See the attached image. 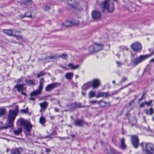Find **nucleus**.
<instances>
[{
  "instance_id": "obj_1",
  "label": "nucleus",
  "mask_w": 154,
  "mask_h": 154,
  "mask_svg": "<svg viewBox=\"0 0 154 154\" xmlns=\"http://www.w3.org/2000/svg\"><path fill=\"white\" fill-rule=\"evenodd\" d=\"M18 112L17 109L10 110L8 116V122L5 124V126L0 127V130L7 129L13 127V122Z\"/></svg>"
},
{
  "instance_id": "obj_2",
  "label": "nucleus",
  "mask_w": 154,
  "mask_h": 154,
  "mask_svg": "<svg viewBox=\"0 0 154 154\" xmlns=\"http://www.w3.org/2000/svg\"><path fill=\"white\" fill-rule=\"evenodd\" d=\"M143 151L146 154H154V144L151 143L142 142L140 144Z\"/></svg>"
},
{
  "instance_id": "obj_3",
  "label": "nucleus",
  "mask_w": 154,
  "mask_h": 154,
  "mask_svg": "<svg viewBox=\"0 0 154 154\" xmlns=\"http://www.w3.org/2000/svg\"><path fill=\"white\" fill-rule=\"evenodd\" d=\"M149 57H150L149 55H141L139 57H132L131 60V63L133 66H135Z\"/></svg>"
},
{
  "instance_id": "obj_4",
  "label": "nucleus",
  "mask_w": 154,
  "mask_h": 154,
  "mask_svg": "<svg viewBox=\"0 0 154 154\" xmlns=\"http://www.w3.org/2000/svg\"><path fill=\"white\" fill-rule=\"evenodd\" d=\"M19 122L21 125L23 126L24 129H25V133L27 135L30 134L32 126L29 122L21 118L18 120L17 122Z\"/></svg>"
},
{
  "instance_id": "obj_5",
  "label": "nucleus",
  "mask_w": 154,
  "mask_h": 154,
  "mask_svg": "<svg viewBox=\"0 0 154 154\" xmlns=\"http://www.w3.org/2000/svg\"><path fill=\"white\" fill-rule=\"evenodd\" d=\"M101 7L103 10H107L109 12H112L114 9L113 3L111 2L110 0H104Z\"/></svg>"
},
{
  "instance_id": "obj_6",
  "label": "nucleus",
  "mask_w": 154,
  "mask_h": 154,
  "mask_svg": "<svg viewBox=\"0 0 154 154\" xmlns=\"http://www.w3.org/2000/svg\"><path fill=\"white\" fill-rule=\"evenodd\" d=\"M84 106L80 103L74 102L67 104L66 106L65 111L72 112L77 108H82Z\"/></svg>"
},
{
  "instance_id": "obj_7",
  "label": "nucleus",
  "mask_w": 154,
  "mask_h": 154,
  "mask_svg": "<svg viewBox=\"0 0 154 154\" xmlns=\"http://www.w3.org/2000/svg\"><path fill=\"white\" fill-rule=\"evenodd\" d=\"M103 46L102 44L94 43L89 47V53L91 54L93 53L101 50L103 49Z\"/></svg>"
},
{
  "instance_id": "obj_8",
  "label": "nucleus",
  "mask_w": 154,
  "mask_h": 154,
  "mask_svg": "<svg viewBox=\"0 0 154 154\" xmlns=\"http://www.w3.org/2000/svg\"><path fill=\"white\" fill-rule=\"evenodd\" d=\"M74 1L72 0L67 1V3L71 8L74 9L77 11H80L82 10L83 8L77 3H75L74 5L72 3Z\"/></svg>"
},
{
  "instance_id": "obj_9",
  "label": "nucleus",
  "mask_w": 154,
  "mask_h": 154,
  "mask_svg": "<svg viewBox=\"0 0 154 154\" xmlns=\"http://www.w3.org/2000/svg\"><path fill=\"white\" fill-rule=\"evenodd\" d=\"M60 85V84L58 82H54L48 85L45 88L46 91H50L53 89Z\"/></svg>"
},
{
  "instance_id": "obj_10",
  "label": "nucleus",
  "mask_w": 154,
  "mask_h": 154,
  "mask_svg": "<svg viewBox=\"0 0 154 154\" xmlns=\"http://www.w3.org/2000/svg\"><path fill=\"white\" fill-rule=\"evenodd\" d=\"M131 142L134 148H137L139 146V139L136 135H133L131 137Z\"/></svg>"
},
{
  "instance_id": "obj_11",
  "label": "nucleus",
  "mask_w": 154,
  "mask_h": 154,
  "mask_svg": "<svg viewBox=\"0 0 154 154\" xmlns=\"http://www.w3.org/2000/svg\"><path fill=\"white\" fill-rule=\"evenodd\" d=\"M131 47L134 51H139L141 49L142 46L140 43L136 42L132 44L131 45Z\"/></svg>"
},
{
  "instance_id": "obj_12",
  "label": "nucleus",
  "mask_w": 154,
  "mask_h": 154,
  "mask_svg": "<svg viewBox=\"0 0 154 154\" xmlns=\"http://www.w3.org/2000/svg\"><path fill=\"white\" fill-rule=\"evenodd\" d=\"M3 32L5 34L13 36L15 37H17V36L13 34L14 32L19 33L20 32L18 31H16L15 29H5L3 30Z\"/></svg>"
},
{
  "instance_id": "obj_13",
  "label": "nucleus",
  "mask_w": 154,
  "mask_h": 154,
  "mask_svg": "<svg viewBox=\"0 0 154 154\" xmlns=\"http://www.w3.org/2000/svg\"><path fill=\"white\" fill-rule=\"evenodd\" d=\"M101 14L99 11H94L92 13V17L93 19L97 20L99 19L101 17Z\"/></svg>"
},
{
  "instance_id": "obj_14",
  "label": "nucleus",
  "mask_w": 154,
  "mask_h": 154,
  "mask_svg": "<svg viewBox=\"0 0 154 154\" xmlns=\"http://www.w3.org/2000/svg\"><path fill=\"white\" fill-rule=\"evenodd\" d=\"M79 23V21L73 20L71 21H68L66 22V24L62 23V26H64L66 27H69L72 25H77Z\"/></svg>"
},
{
  "instance_id": "obj_15",
  "label": "nucleus",
  "mask_w": 154,
  "mask_h": 154,
  "mask_svg": "<svg viewBox=\"0 0 154 154\" xmlns=\"http://www.w3.org/2000/svg\"><path fill=\"white\" fill-rule=\"evenodd\" d=\"M23 149L21 147L13 149L11 150V154H21Z\"/></svg>"
},
{
  "instance_id": "obj_16",
  "label": "nucleus",
  "mask_w": 154,
  "mask_h": 154,
  "mask_svg": "<svg viewBox=\"0 0 154 154\" xmlns=\"http://www.w3.org/2000/svg\"><path fill=\"white\" fill-rule=\"evenodd\" d=\"M100 82L97 79H94L92 82L91 83V86L93 88H96L100 85Z\"/></svg>"
},
{
  "instance_id": "obj_17",
  "label": "nucleus",
  "mask_w": 154,
  "mask_h": 154,
  "mask_svg": "<svg viewBox=\"0 0 154 154\" xmlns=\"http://www.w3.org/2000/svg\"><path fill=\"white\" fill-rule=\"evenodd\" d=\"M109 94L108 91L106 92H99L97 94L98 97H103L104 98L107 97L109 96Z\"/></svg>"
},
{
  "instance_id": "obj_18",
  "label": "nucleus",
  "mask_w": 154,
  "mask_h": 154,
  "mask_svg": "<svg viewBox=\"0 0 154 154\" xmlns=\"http://www.w3.org/2000/svg\"><path fill=\"white\" fill-rule=\"evenodd\" d=\"M26 85H35V81L34 79H26L25 80Z\"/></svg>"
},
{
  "instance_id": "obj_19",
  "label": "nucleus",
  "mask_w": 154,
  "mask_h": 154,
  "mask_svg": "<svg viewBox=\"0 0 154 154\" xmlns=\"http://www.w3.org/2000/svg\"><path fill=\"white\" fill-rule=\"evenodd\" d=\"M14 88L17 89L18 91L19 92L21 91H23L26 89L25 87H22V86L20 85V84H19L16 85L14 86Z\"/></svg>"
},
{
  "instance_id": "obj_20",
  "label": "nucleus",
  "mask_w": 154,
  "mask_h": 154,
  "mask_svg": "<svg viewBox=\"0 0 154 154\" xmlns=\"http://www.w3.org/2000/svg\"><path fill=\"white\" fill-rule=\"evenodd\" d=\"M83 123V121L82 120L77 119L74 121V124L76 126H81Z\"/></svg>"
},
{
  "instance_id": "obj_21",
  "label": "nucleus",
  "mask_w": 154,
  "mask_h": 154,
  "mask_svg": "<svg viewBox=\"0 0 154 154\" xmlns=\"http://www.w3.org/2000/svg\"><path fill=\"white\" fill-rule=\"evenodd\" d=\"M44 79L43 78H41L40 82H39V85L38 87V90L40 91H42V90L43 88V82H44Z\"/></svg>"
},
{
  "instance_id": "obj_22",
  "label": "nucleus",
  "mask_w": 154,
  "mask_h": 154,
  "mask_svg": "<svg viewBox=\"0 0 154 154\" xmlns=\"http://www.w3.org/2000/svg\"><path fill=\"white\" fill-rule=\"evenodd\" d=\"M91 86V83L88 82L84 84L82 87V90H86Z\"/></svg>"
},
{
  "instance_id": "obj_23",
  "label": "nucleus",
  "mask_w": 154,
  "mask_h": 154,
  "mask_svg": "<svg viewBox=\"0 0 154 154\" xmlns=\"http://www.w3.org/2000/svg\"><path fill=\"white\" fill-rule=\"evenodd\" d=\"M74 74L72 72L66 73L65 75L66 78L68 80H71L73 78Z\"/></svg>"
},
{
  "instance_id": "obj_24",
  "label": "nucleus",
  "mask_w": 154,
  "mask_h": 154,
  "mask_svg": "<svg viewBox=\"0 0 154 154\" xmlns=\"http://www.w3.org/2000/svg\"><path fill=\"white\" fill-rule=\"evenodd\" d=\"M145 112L146 114L148 115H152L154 113V109L151 107L149 109H145Z\"/></svg>"
},
{
  "instance_id": "obj_25",
  "label": "nucleus",
  "mask_w": 154,
  "mask_h": 154,
  "mask_svg": "<svg viewBox=\"0 0 154 154\" xmlns=\"http://www.w3.org/2000/svg\"><path fill=\"white\" fill-rule=\"evenodd\" d=\"M126 146L125 144V140L124 138H122L121 140V147L122 149H125Z\"/></svg>"
},
{
  "instance_id": "obj_26",
  "label": "nucleus",
  "mask_w": 154,
  "mask_h": 154,
  "mask_svg": "<svg viewBox=\"0 0 154 154\" xmlns=\"http://www.w3.org/2000/svg\"><path fill=\"white\" fill-rule=\"evenodd\" d=\"M41 91L37 89L36 91H34L32 92L30 94L31 96H36L40 94L41 93Z\"/></svg>"
},
{
  "instance_id": "obj_27",
  "label": "nucleus",
  "mask_w": 154,
  "mask_h": 154,
  "mask_svg": "<svg viewBox=\"0 0 154 154\" xmlns=\"http://www.w3.org/2000/svg\"><path fill=\"white\" fill-rule=\"evenodd\" d=\"M22 131V129L21 128H18L17 130L14 131V134L16 135H18L20 134Z\"/></svg>"
},
{
  "instance_id": "obj_28",
  "label": "nucleus",
  "mask_w": 154,
  "mask_h": 154,
  "mask_svg": "<svg viewBox=\"0 0 154 154\" xmlns=\"http://www.w3.org/2000/svg\"><path fill=\"white\" fill-rule=\"evenodd\" d=\"M98 105L101 107H104L106 106L107 103L103 101H100L98 102Z\"/></svg>"
},
{
  "instance_id": "obj_29",
  "label": "nucleus",
  "mask_w": 154,
  "mask_h": 154,
  "mask_svg": "<svg viewBox=\"0 0 154 154\" xmlns=\"http://www.w3.org/2000/svg\"><path fill=\"white\" fill-rule=\"evenodd\" d=\"M21 3L25 5H27L31 4L32 2L31 0H22Z\"/></svg>"
},
{
  "instance_id": "obj_30",
  "label": "nucleus",
  "mask_w": 154,
  "mask_h": 154,
  "mask_svg": "<svg viewBox=\"0 0 154 154\" xmlns=\"http://www.w3.org/2000/svg\"><path fill=\"white\" fill-rule=\"evenodd\" d=\"M68 66L70 67L72 69H77L79 67V65H74L72 63H69L68 65Z\"/></svg>"
},
{
  "instance_id": "obj_31",
  "label": "nucleus",
  "mask_w": 154,
  "mask_h": 154,
  "mask_svg": "<svg viewBox=\"0 0 154 154\" xmlns=\"http://www.w3.org/2000/svg\"><path fill=\"white\" fill-rule=\"evenodd\" d=\"M5 113V109L4 107L0 108V117L4 115Z\"/></svg>"
},
{
  "instance_id": "obj_32",
  "label": "nucleus",
  "mask_w": 154,
  "mask_h": 154,
  "mask_svg": "<svg viewBox=\"0 0 154 154\" xmlns=\"http://www.w3.org/2000/svg\"><path fill=\"white\" fill-rule=\"evenodd\" d=\"M46 121L44 117L41 116L39 119V122L42 125H44Z\"/></svg>"
},
{
  "instance_id": "obj_33",
  "label": "nucleus",
  "mask_w": 154,
  "mask_h": 154,
  "mask_svg": "<svg viewBox=\"0 0 154 154\" xmlns=\"http://www.w3.org/2000/svg\"><path fill=\"white\" fill-rule=\"evenodd\" d=\"M48 104L46 102H43L40 104V106L41 108L42 109H45L47 106Z\"/></svg>"
},
{
  "instance_id": "obj_34",
  "label": "nucleus",
  "mask_w": 154,
  "mask_h": 154,
  "mask_svg": "<svg viewBox=\"0 0 154 154\" xmlns=\"http://www.w3.org/2000/svg\"><path fill=\"white\" fill-rule=\"evenodd\" d=\"M45 74V72L43 71H42L37 75V78H38L42 76H43Z\"/></svg>"
},
{
  "instance_id": "obj_35",
  "label": "nucleus",
  "mask_w": 154,
  "mask_h": 154,
  "mask_svg": "<svg viewBox=\"0 0 154 154\" xmlns=\"http://www.w3.org/2000/svg\"><path fill=\"white\" fill-rule=\"evenodd\" d=\"M110 154H122L120 152L116 151L115 149H112L111 150Z\"/></svg>"
},
{
  "instance_id": "obj_36",
  "label": "nucleus",
  "mask_w": 154,
  "mask_h": 154,
  "mask_svg": "<svg viewBox=\"0 0 154 154\" xmlns=\"http://www.w3.org/2000/svg\"><path fill=\"white\" fill-rule=\"evenodd\" d=\"M95 93L92 91H91L89 94V97L90 98H91L94 96Z\"/></svg>"
},
{
  "instance_id": "obj_37",
  "label": "nucleus",
  "mask_w": 154,
  "mask_h": 154,
  "mask_svg": "<svg viewBox=\"0 0 154 154\" xmlns=\"http://www.w3.org/2000/svg\"><path fill=\"white\" fill-rule=\"evenodd\" d=\"M55 58V57L54 56H52L47 57L46 58H45V59L48 61L50 62V61L49 60L54 59Z\"/></svg>"
},
{
  "instance_id": "obj_38",
  "label": "nucleus",
  "mask_w": 154,
  "mask_h": 154,
  "mask_svg": "<svg viewBox=\"0 0 154 154\" xmlns=\"http://www.w3.org/2000/svg\"><path fill=\"white\" fill-rule=\"evenodd\" d=\"M43 9L45 11H47L49 9V7L48 5H45L43 6Z\"/></svg>"
},
{
  "instance_id": "obj_39",
  "label": "nucleus",
  "mask_w": 154,
  "mask_h": 154,
  "mask_svg": "<svg viewBox=\"0 0 154 154\" xmlns=\"http://www.w3.org/2000/svg\"><path fill=\"white\" fill-rule=\"evenodd\" d=\"M53 134H49V135H48L46 136H45V137H42V139L49 138H50V139H51L52 138V135Z\"/></svg>"
},
{
  "instance_id": "obj_40",
  "label": "nucleus",
  "mask_w": 154,
  "mask_h": 154,
  "mask_svg": "<svg viewBox=\"0 0 154 154\" xmlns=\"http://www.w3.org/2000/svg\"><path fill=\"white\" fill-rule=\"evenodd\" d=\"M59 57H61L63 58V59H66L67 58V55H66V54H62L59 55Z\"/></svg>"
},
{
  "instance_id": "obj_41",
  "label": "nucleus",
  "mask_w": 154,
  "mask_h": 154,
  "mask_svg": "<svg viewBox=\"0 0 154 154\" xmlns=\"http://www.w3.org/2000/svg\"><path fill=\"white\" fill-rule=\"evenodd\" d=\"M145 93H143L142 94V95L140 98L139 100V101H141L142 100H144L145 99Z\"/></svg>"
},
{
  "instance_id": "obj_42",
  "label": "nucleus",
  "mask_w": 154,
  "mask_h": 154,
  "mask_svg": "<svg viewBox=\"0 0 154 154\" xmlns=\"http://www.w3.org/2000/svg\"><path fill=\"white\" fill-rule=\"evenodd\" d=\"M21 112L23 113H27L28 112V110L27 108L26 109H23L21 110Z\"/></svg>"
},
{
  "instance_id": "obj_43",
  "label": "nucleus",
  "mask_w": 154,
  "mask_h": 154,
  "mask_svg": "<svg viewBox=\"0 0 154 154\" xmlns=\"http://www.w3.org/2000/svg\"><path fill=\"white\" fill-rule=\"evenodd\" d=\"M31 16V14L30 12L26 13L25 14L24 17H30Z\"/></svg>"
},
{
  "instance_id": "obj_44",
  "label": "nucleus",
  "mask_w": 154,
  "mask_h": 154,
  "mask_svg": "<svg viewBox=\"0 0 154 154\" xmlns=\"http://www.w3.org/2000/svg\"><path fill=\"white\" fill-rule=\"evenodd\" d=\"M58 137L61 140H66L69 139V137Z\"/></svg>"
},
{
  "instance_id": "obj_45",
  "label": "nucleus",
  "mask_w": 154,
  "mask_h": 154,
  "mask_svg": "<svg viewBox=\"0 0 154 154\" xmlns=\"http://www.w3.org/2000/svg\"><path fill=\"white\" fill-rule=\"evenodd\" d=\"M152 102V100H151L149 102H147L145 101L144 102H145V105H146L147 106H149V105H150L151 104V103Z\"/></svg>"
},
{
  "instance_id": "obj_46",
  "label": "nucleus",
  "mask_w": 154,
  "mask_h": 154,
  "mask_svg": "<svg viewBox=\"0 0 154 154\" xmlns=\"http://www.w3.org/2000/svg\"><path fill=\"white\" fill-rule=\"evenodd\" d=\"M127 80V78L125 77H124L122 78V80L120 81V83H122L123 82H124L125 81H126Z\"/></svg>"
},
{
  "instance_id": "obj_47",
  "label": "nucleus",
  "mask_w": 154,
  "mask_h": 154,
  "mask_svg": "<svg viewBox=\"0 0 154 154\" xmlns=\"http://www.w3.org/2000/svg\"><path fill=\"white\" fill-rule=\"evenodd\" d=\"M135 99H134L130 101V103L128 104V105L130 106H131L132 104L134 102Z\"/></svg>"
},
{
  "instance_id": "obj_48",
  "label": "nucleus",
  "mask_w": 154,
  "mask_h": 154,
  "mask_svg": "<svg viewBox=\"0 0 154 154\" xmlns=\"http://www.w3.org/2000/svg\"><path fill=\"white\" fill-rule=\"evenodd\" d=\"M82 93L83 96H85L86 94V90H82Z\"/></svg>"
},
{
  "instance_id": "obj_49",
  "label": "nucleus",
  "mask_w": 154,
  "mask_h": 154,
  "mask_svg": "<svg viewBox=\"0 0 154 154\" xmlns=\"http://www.w3.org/2000/svg\"><path fill=\"white\" fill-rule=\"evenodd\" d=\"M97 103V102L95 100H91V101H90V103H91L92 104H94L96 103Z\"/></svg>"
},
{
  "instance_id": "obj_50",
  "label": "nucleus",
  "mask_w": 154,
  "mask_h": 154,
  "mask_svg": "<svg viewBox=\"0 0 154 154\" xmlns=\"http://www.w3.org/2000/svg\"><path fill=\"white\" fill-rule=\"evenodd\" d=\"M149 51H150L151 54H147L146 55H150V57L153 54H154V50L153 51H151L150 49H149Z\"/></svg>"
},
{
  "instance_id": "obj_51",
  "label": "nucleus",
  "mask_w": 154,
  "mask_h": 154,
  "mask_svg": "<svg viewBox=\"0 0 154 154\" xmlns=\"http://www.w3.org/2000/svg\"><path fill=\"white\" fill-rule=\"evenodd\" d=\"M45 151H46V152H47V153H49L51 152V150L49 148H45Z\"/></svg>"
},
{
  "instance_id": "obj_52",
  "label": "nucleus",
  "mask_w": 154,
  "mask_h": 154,
  "mask_svg": "<svg viewBox=\"0 0 154 154\" xmlns=\"http://www.w3.org/2000/svg\"><path fill=\"white\" fill-rule=\"evenodd\" d=\"M116 63L117 64L118 66H120L121 65H122V63H121L120 62H118V61H116Z\"/></svg>"
},
{
  "instance_id": "obj_53",
  "label": "nucleus",
  "mask_w": 154,
  "mask_h": 154,
  "mask_svg": "<svg viewBox=\"0 0 154 154\" xmlns=\"http://www.w3.org/2000/svg\"><path fill=\"white\" fill-rule=\"evenodd\" d=\"M145 105V102L144 103H141L140 104V107H143Z\"/></svg>"
},
{
  "instance_id": "obj_54",
  "label": "nucleus",
  "mask_w": 154,
  "mask_h": 154,
  "mask_svg": "<svg viewBox=\"0 0 154 154\" xmlns=\"http://www.w3.org/2000/svg\"><path fill=\"white\" fill-rule=\"evenodd\" d=\"M146 129L149 132H151L152 131L150 129L149 126L147 128H146Z\"/></svg>"
},
{
  "instance_id": "obj_55",
  "label": "nucleus",
  "mask_w": 154,
  "mask_h": 154,
  "mask_svg": "<svg viewBox=\"0 0 154 154\" xmlns=\"http://www.w3.org/2000/svg\"><path fill=\"white\" fill-rule=\"evenodd\" d=\"M130 85V84H128V85H125L124 87H122L120 89V90H121V89H123L124 88H126V87H127L129 85Z\"/></svg>"
},
{
  "instance_id": "obj_56",
  "label": "nucleus",
  "mask_w": 154,
  "mask_h": 154,
  "mask_svg": "<svg viewBox=\"0 0 154 154\" xmlns=\"http://www.w3.org/2000/svg\"><path fill=\"white\" fill-rule=\"evenodd\" d=\"M35 100V98H34L33 97H31L29 98V100H30L34 101Z\"/></svg>"
},
{
  "instance_id": "obj_57",
  "label": "nucleus",
  "mask_w": 154,
  "mask_h": 154,
  "mask_svg": "<svg viewBox=\"0 0 154 154\" xmlns=\"http://www.w3.org/2000/svg\"><path fill=\"white\" fill-rule=\"evenodd\" d=\"M20 92H21V93L23 95L25 96L26 95V94L25 92H23V91H21Z\"/></svg>"
},
{
  "instance_id": "obj_58",
  "label": "nucleus",
  "mask_w": 154,
  "mask_h": 154,
  "mask_svg": "<svg viewBox=\"0 0 154 154\" xmlns=\"http://www.w3.org/2000/svg\"><path fill=\"white\" fill-rule=\"evenodd\" d=\"M54 110L55 112H59V110L57 108H54Z\"/></svg>"
},
{
  "instance_id": "obj_59",
  "label": "nucleus",
  "mask_w": 154,
  "mask_h": 154,
  "mask_svg": "<svg viewBox=\"0 0 154 154\" xmlns=\"http://www.w3.org/2000/svg\"><path fill=\"white\" fill-rule=\"evenodd\" d=\"M50 118L51 119L53 120L55 119V117L54 116H51Z\"/></svg>"
},
{
  "instance_id": "obj_60",
  "label": "nucleus",
  "mask_w": 154,
  "mask_h": 154,
  "mask_svg": "<svg viewBox=\"0 0 154 154\" xmlns=\"http://www.w3.org/2000/svg\"><path fill=\"white\" fill-rule=\"evenodd\" d=\"M150 62H154V58L150 60Z\"/></svg>"
},
{
  "instance_id": "obj_61",
  "label": "nucleus",
  "mask_w": 154,
  "mask_h": 154,
  "mask_svg": "<svg viewBox=\"0 0 154 154\" xmlns=\"http://www.w3.org/2000/svg\"><path fill=\"white\" fill-rule=\"evenodd\" d=\"M122 134H125L126 133V132L124 131H123V128H122Z\"/></svg>"
},
{
  "instance_id": "obj_62",
  "label": "nucleus",
  "mask_w": 154,
  "mask_h": 154,
  "mask_svg": "<svg viewBox=\"0 0 154 154\" xmlns=\"http://www.w3.org/2000/svg\"><path fill=\"white\" fill-rule=\"evenodd\" d=\"M71 136L72 138V140H73V138L75 137V136L74 134H71Z\"/></svg>"
},
{
  "instance_id": "obj_63",
  "label": "nucleus",
  "mask_w": 154,
  "mask_h": 154,
  "mask_svg": "<svg viewBox=\"0 0 154 154\" xmlns=\"http://www.w3.org/2000/svg\"><path fill=\"white\" fill-rule=\"evenodd\" d=\"M120 48L122 49H125L126 48V47L124 46H120Z\"/></svg>"
},
{
  "instance_id": "obj_64",
  "label": "nucleus",
  "mask_w": 154,
  "mask_h": 154,
  "mask_svg": "<svg viewBox=\"0 0 154 154\" xmlns=\"http://www.w3.org/2000/svg\"><path fill=\"white\" fill-rule=\"evenodd\" d=\"M82 150V151L84 152L83 154H84V153H85V148H83Z\"/></svg>"
}]
</instances>
